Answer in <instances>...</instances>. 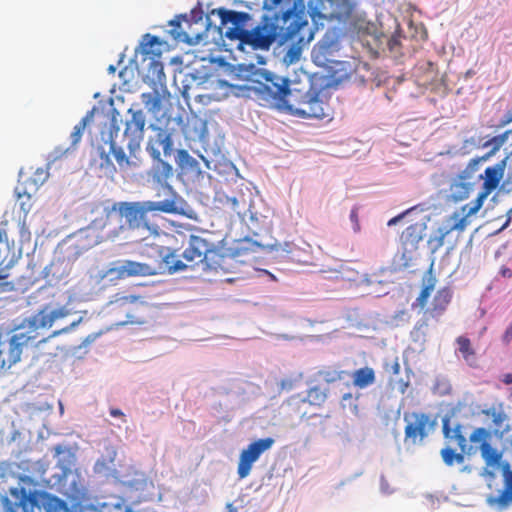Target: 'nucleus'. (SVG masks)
Masks as SVG:
<instances>
[{"instance_id":"36","label":"nucleus","mask_w":512,"mask_h":512,"mask_svg":"<svg viewBox=\"0 0 512 512\" xmlns=\"http://www.w3.org/2000/svg\"><path fill=\"white\" fill-rule=\"evenodd\" d=\"M345 374V371L331 368L322 369L318 372V376L328 384L342 380Z\"/></svg>"},{"instance_id":"52","label":"nucleus","mask_w":512,"mask_h":512,"mask_svg":"<svg viewBox=\"0 0 512 512\" xmlns=\"http://www.w3.org/2000/svg\"><path fill=\"white\" fill-rule=\"evenodd\" d=\"M398 44H399V40H398L396 37H392V38L389 40V42H388V46H389V48H390L391 50H393V49H394V47H395L396 45H398Z\"/></svg>"},{"instance_id":"21","label":"nucleus","mask_w":512,"mask_h":512,"mask_svg":"<svg viewBox=\"0 0 512 512\" xmlns=\"http://www.w3.org/2000/svg\"><path fill=\"white\" fill-rule=\"evenodd\" d=\"M510 133V130L505 131L504 133L494 136L491 139L484 142L482 146L484 148L491 147L490 151H488L482 157L471 159L468 164V168L473 171L476 169L477 165L480 162L487 161L488 159H490L507 142Z\"/></svg>"},{"instance_id":"58","label":"nucleus","mask_w":512,"mask_h":512,"mask_svg":"<svg viewBox=\"0 0 512 512\" xmlns=\"http://www.w3.org/2000/svg\"><path fill=\"white\" fill-rule=\"evenodd\" d=\"M8 287H9V283L8 282H1L0 283V292L7 291Z\"/></svg>"},{"instance_id":"4","label":"nucleus","mask_w":512,"mask_h":512,"mask_svg":"<svg viewBox=\"0 0 512 512\" xmlns=\"http://www.w3.org/2000/svg\"><path fill=\"white\" fill-rule=\"evenodd\" d=\"M174 203L170 200L155 201H137V202H118L110 208H106L107 217L110 214L119 211L125 218V223L129 230L145 229L150 233H157V227L149 223L148 214L153 212H174Z\"/></svg>"},{"instance_id":"27","label":"nucleus","mask_w":512,"mask_h":512,"mask_svg":"<svg viewBox=\"0 0 512 512\" xmlns=\"http://www.w3.org/2000/svg\"><path fill=\"white\" fill-rule=\"evenodd\" d=\"M354 5L350 0H332L330 21H346L353 13Z\"/></svg>"},{"instance_id":"6","label":"nucleus","mask_w":512,"mask_h":512,"mask_svg":"<svg viewBox=\"0 0 512 512\" xmlns=\"http://www.w3.org/2000/svg\"><path fill=\"white\" fill-rule=\"evenodd\" d=\"M284 30L276 22L271 19L265 18L261 23L251 29H247V32L242 39L241 43L237 44L239 50L244 51L246 47L251 48L254 51L261 50L267 51L270 49L272 44L276 41L277 37H281V41H287L284 39ZM293 43L292 48H297L298 45Z\"/></svg>"},{"instance_id":"60","label":"nucleus","mask_w":512,"mask_h":512,"mask_svg":"<svg viewBox=\"0 0 512 512\" xmlns=\"http://www.w3.org/2000/svg\"><path fill=\"white\" fill-rule=\"evenodd\" d=\"M182 132L185 135V137H191L190 131L186 127L182 129Z\"/></svg>"},{"instance_id":"2","label":"nucleus","mask_w":512,"mask_h":512,"mask_svg":"<svg viewBox=\"0 0 512 512\" xmlns=\"http://www.w3.org/2000/svg\"><path fill=\"white\" fill-rule=\"evenodd\" d=\"M507 157L485 169V179L483 183V191L477 198L461 207L459 211H454L445 219L443 225L439 226L428 240V247L431 253H436L445 242V237L453 231L463 232L470 224L469 217L476 214L483 206L487 196L498 187L504 176Z\"/></svg>"},{"instance_id":"7","label":"nucleus","mask_w":512,"mask_h":512,"mask_svg":"<svg viewBox=\"0 0 512 512\" xmlns=\"http://www.w3.org/2000/svg\"><path fill=\"white\" fill-rule=\"evenodd\" d=\"M211 14L220 18L219 30L227 39L241 43L252 20L251 14L226 8L214 9Z\"/></svg>"},{"instance_id":"43","label":"nucleus","mask_w":512,"mask_h":512,"mask_svg":"<svg viewBox=\"0 0 512 512\" xmlns=\"http://www.w3.org/2000/svg\"><path fill=\"white\" fill-rule=\"evenodd\" d=\"M350 221L352 222L354 232L360 231L358 208L354 207L350 212Z\"/></svg>"},{"instance_id":"16","label":"nucleus","mask_w":512,"mask_h":512,"mask_svg":"<svg viewBox=\"0 0 512 512\" xmlns=\"http://www.w3.org/2000/svg\"><path fill=\"white\" fill-rule=\"evenodd\" d=\"M339 43L332 35L326 34L313 48L312 57L315 63L320 66L331 62V56L338 51Z\"/></svg>"},{"instance_id":"48","label":"nucleus","mask_w":512,"mask_h":512,"mask_svg":"<svg viewBox=\"0 0 512 512\" xmlns=\"http://www.w3.org/2000/svg\"><path fill=\"white\" fill-rule=\"evenodd\" d=\"M499 273L504 278H511L512 277V270L506 266L501 267Z\"/></svg>"},{"instance_id":"3","label":"nucleus","mask_w":512,"mask_h":512,"mask_svg":"<svg viewBox=\"0 0 512 512\" xmlns=\"http://www.w3.org/2000/svg\"><path fill=\"white\" fill-rule=\"evenodd\" d=\"M265 1L273 6L282 2V0ZM281 21V28L285 31L284 39L292 40L298 45L297 48H291L288 52L290 61H293L299 58L303 47L307 46L314 38V31L307 20L304 0H293L292 7L283 12Z\"/></svg>"},{"instance_id":"63","label":"nucleus","mask_w":512,"mask_h":512,"mask_svg":"<svg viewBox=\"0 0 512 512\" xmlns=\"http://www.w3.org/2000/svg\"><path fill=\"white\" fill-rule=\"evenodd\" d=\"M109 72L110 73H114L115 72V67L113 65H111L109 68H108Z\"/></svg>"},{"instance_id":"44","label":"nucleus","mask_w":512,"mask_h":512,"mask_svg":"<svg viewBox=\"0 0 512 512\" xmlns=\"http://www.w3.org/2000/svg\"><path fill=\"white\" fill-rule=\"evenodd\" d=\"M295 385V381L290 378L282 379L279 383V387L281 390L289 391L291 390Z\"/></svg>"},{"instance_id":"10","label":"nucleus","mask_w":512,"mask_h":512,"mask_svg":"<svg viewBox=\"0 0 512 512\" xmlns=\"http://www.w3.org/2000/svg\"><path fill=\"white\" fill-rule=\"evenodd\" d=\"M156 253L159 256V260L152 264L154 267V274H174L176 272L185 271L189 265L179 259L177 250L167 246H156Z\"/></svg>"},{"instance_id":"42","label":"nucleus","mask_w":512,"mask_h":512,"mask_svg":"<svg viewBox=\"0 0 512 512\" xmlns=\"http://www.w3.org/2000/svg\"><path fill=\"white\" fill-rule=\"evenodd\" d=\"M22 197H25L26 200L20 202V209L23 212L24 216H26L30 212L31 207H32V204L30 201L31 196H30V194H26V193H24L23 195L18 193V198H22Z\"/></svg>"},{"instance_id":"37","label":"nucleus","mask_w":512,"mask_h":512,"mask_svg":"<svg viewBox=\"0 0 512 512\" xmlns=\"http://www.w3.org/2000/svg\"><path fill=\"white\" fill-rule=\"evenodd\" d=\"M81 321H82V318H79L78 320L72 322L70 325H68V326H66V327H64L62 329L53 331L47 338H43V339H41L39 341L35 340V344H34L33 347H37L40 344L47 342V340H49L51 338H55V337H57V336H59L61 334L69 333L71 330L76 328Z\"/></svg>"},{"instance_id":"8","label":"nucleus","mask_w":512,"mask_h":512,"mask_svg":"<svg viewBox=\"0 0 512 512\" xmlns=\"http://www.w3.org/2000/svg\"><path fill=\"white\" fill-rule=\"evenodd\" d=\"M405 439L413 444L422 442L432 431L437 423L431 415L422 412L405 414Z\"/></svg>"},{"instance_id":"50","label":"nucleus","mask_w":512,"mask_h":512,"mask_svg":"<svg viewBox=\"0 0 512 512\" xmlns=\"http://www.w3.org/2000/svg\"><path fill=\"white\" fill-rule=\"evenodd\" d=\"M511 215H512V208L508 210V212H507V219H506L505 223L502 225V227L498 231H502V230L506 229L510 225L511 219H512Z\"/></svg>"},{"instance_id":"31","label":"nucleus","mask_w":512,"mask_h":512,"mask_svg":"<svg viewBox=\"0 0 512 512\" xmlns=\"http://www.w3.org/2000/svg\"><path fill=\"white\" fill-rule=\"evenodd\" d=\"M440 454L443 459V462L447 466H453L455 463L463 464L465 461L464 455L468 454V452H464V451L460 450V452L457 453L451 447H445L441 450Z\"/></svg>"},{"instance_id":"41","label":"nucleus","mask_w":512,"mask_h":512,"mask_svg":"<svg viewBox=\"0 0 512 512\" xmlns=\"http://www.w3.org/2000/svg\"><path fill=\"white\" fill-rule=\"evenodd\" d=\"M112 154L119 164V166H128L129 165V159L126 156L125 152L121 148H116L113 144L111 145Z\"/></svg>"},{"instance_id":"13","label":"nucleus","mask_w":512,"mask_h":512,"mask_svg":"<svg viewBox=\"0 0 512 512\" xmlns=\"http://www.w3.org/2000/svg\"><path fill=\"white\" fill-rule=\"evenodd\" d=\"M194 24H197V21L193 22L187 17V15H177L169 22V25L171 26L169 33L172 38L178 42L190 45L196 44L201 39V33L192 31V26Z\"/></svg>"},{"instance_id":"46","label":"nucleus","mask_w":512,"mask_h":512,"mask_svg":"<svg viewBox=\"0 0 512 512\" xmlns=\"http://www.w3.org/2000/svg\"><path fill=\"white\" fill-rule=\"evenodd\" d=\"M411 210H412V209H408V210H406L405 212H403V213H401V214H399V215H397V216H395V217L391 218V219L388 221L387 225H388V226L396 225V224H397L398 222H400V220H401V219H403V218L405 217V215H406V214H408Z\"/></svg>"},{"instance_id":"15","label":"nucleus","mask_w":512,"mask_h":512,"mask_svg":"<svg viewBox=\"0 0 512 512\" xmlns=\"http://www.w3.org/2000/svg\"><path fill=\"white\" fill-rule=\"evenodd\" d=\"M111 273L115 274L119 279L129 277H147L155 276L152 264L141 263L132 260H124L120 265L112 268Z\"/></svg>"},{"instance_id":"59","label":"nucleus","mask_w":512,"mask_h":512,"mask_svg":"<svg viewBox=\"0 0 512 512\" xmlns=\"http://www.w3.org/2000/svg\"><path fill=\"white\" fill-rule=\"evenodd\" d=\"M404 316H406V317H407V319L409 318V316H408V314H407V312H406V311H400V312H398V313L395 315V318H397V317H401V318H402V317H404Z\"/></svg>"},{"instance_id":"53","label":"nucleus","mask_w":512,"mask_h":512,"mask_svg":"<svg viewBox=\"0 0 512 512\" xmlns=\"http://www.w3.org/2000/svg\"><path fill=\"white\" fill-rule=\"evenodd\" d=\"M502 381H503V383H505L507 385L512 384V374L511 373L505 374L503 376Z\"/></svg>"},{"instance_id":"30","label":"nucleus","mask_w":512,"mask_h":512,"mask_svg":"<svg viewBox=\"0 0 512 512\" xmlns=\"http://www.w3.org/2000/svg\"><path fill=\"white\" fill-rule=\"evenodd\" d=\"M176 163L182 171L193 172L198 169V162L193 158L187 150L180 149L177 151Z\"/></svg>"},{"instance_id":"61","label":"nucleus","mask_w":512,"mask_h":512,"mask_svg":"<svg viewBox=\"0 0 512 512\" xmlns=\"http://www.w3.org/2000/svg\"><path fill=\"white\" fill-rule=\"evenodd\" d=\"M6 237H7L6 232L4 230L0 229V242H2L3 239Z\"/></svg>"},{"instance_id":"35","label":"nucleus","mask_w":512,"mask_h":512,"mask_svg":"<svg viewBox=\"0 0 512 512\" xmlns=\"http://www.w3.org/2000/svg\"><path fill=\"white\" fill-rule=\"evenodd\" d=\"M428 333V321L422 319L416 323L413 330L411 331V337L414 342L424 343Z\"/></svg>"},{"instance_id":"1","label":"nucleus","mask_w":512,"mask_h":512,"mask_svg":"<svg viewBox=\"0 0 512 512\" xmlns=\"http://www.w3.org/2000/svg\"><path fill=\"white\" fill-rule=\"evenodd\" d=\"M264 81L256 89L261 105L287 111L302 118L322 119L329 114L326 95L323 88L312 84L302 92L289 88V80L271 72L263 73Z\"/></svg>"},{"instance_id":"55","label":"nucleus","mask_w":512,"mask_h":512,"mask_svg":"<svg viewBox=\"0 0 512 512\" xmlns=\"http://www.w3.org/2000/svg\"><path fill=\"white\" fill-rule=\"evenodd\" d=\"M512 122V111H508L506 114V119L503 121V124H508Z\"/></svg>"},{"instance_id":"24","label":"nucleus","mask_w":512,"mask_h":512,"mask_svg":"<svg viewBox=\"0 0 512 512\" xmlns=\"http://www.w3.org/2000/svg\"><path fill=\"white\" fill-rule=\"evenodd\" d=\"M456 354L461 357L470 367L477 366V353L471 340L466 336H459L455 340Z\"/></svg>"},{"instance_id":"51","label":"nucleus","mask_w":512,"mask_h":512,"mask_svg":"<svg viewBox=\"0 0 512 512\" xmlns=\"http://www.w3.org/2000/svg\"><path fill=\"white\" fill-rule=\"evenodd\" d=\"M110 415L112 417H122V418L125 417L124 413L120 409H118V408H111L110 409ZM123 420L125 421V419H123Z\"/></svg>"},{"instance_id":"11","label":"nucleus","mask_w":512,"mask_h":512,"mask_svg":"<svg viewBox=\"0 0 512 512\" xmlns=\"http://www.w3.org/2000/svg\"><path fill=\"white\" fill-rule=\"evenodd\" d=\"M214 252V244L202 235L191 234L182 257L191 267L204 263L209 253Z\"/></svg>"},{"instance_id":"19","label":"nucleus","mask_w":512,"mask_h":512,"mask_svg":"<svg viewBox=\"0 0 512 512\" xmlns=\"http://www.w3.org/2000/svg\"><path fill=\"white\" fill-rule=\"evenodd\" d=\"M170 93L166 88L161 91L154 89L152 92L142 93L141 100L151 114L157 116L162 110V103L164 100H169Z\"/></svg>"},{"instance_id":"39","label":"nucleus","mask_w":512,"mask_h":512,"mask_svg":"<svg viewBox=\"0 0 512 512\" xmlns=\"http://www.w3.org/2000/svg\"><path fill=\"white\" fill-rule=\"evenodd\" d=\"M155 44H160L159 38L157 36H154V35L145 34L144 37H143V41L141 43L142 53L146 54V55L152 54L153 51L151 50V48Z\"/></svg>"},{"instance_id":"9","label":"nucleus","mask_w":512,"mask_h":512,"mask_svg":"<svg viewBox=\"0 0 512 512\" xmlns=\"http://www.w3.org/2000/svg\"><path fill=\"white\" fill-rule=\"evenodd\" d=\"M274 442V439L271 437L258 439L250 443L246 449L242 450L237 468L240 479H244L250 474L253 463L259 459L263 452L269 450Z\"/></svg>"},{"instance_id":"17","label":"nucleus","mask_w":512,"mask_h":512,"mask_svg":"<svg viewBox=\"0 0 512 512\" xmlns=\"http://www.w3.org/2000/svg\"><path fill=\"white\" fill-rule=\"evenodd\" d=\"M128 112L131 114V119L126 123L124 134L125 136H131L132 141L139 142L143 138L146 125L145 114L141 109L134 110L130 108Z\"/></svg>"},{"instance_id":"25","label":"nucleus","mask_w":512,"mask_h":512,"mask_svg":"<svg viewBox=\"0 0 512 512\" xmlns=\"http://www.w3.org/2000/svg\"><path fill=\"white\" fill-rule=\"evenodd\" d=\"M423 288L416 298L415 302L412 304L413 308L419 307L424 309L427 305L428 298L431 295V292L434 290L436 286L437 279L432 273V266L427 271L423 279Z\"/></svg>"},{"instance_id":"5","label":"nucleus","mask_w":512,"mask_h":512,"mask_svg":"<svg viewBox=\"0 0 512 512\" xmlns=\"http://www.w3.org/2000/svg\"><path fill=\"white\" fill-rule=\"evenodd\" d=\"M151 127L155 131V136L148 140L146 149L155 162L152 168V178L156 183L164 185L167 184V181L173 176V168L168 162L161 158L159 147H162L165 157L172 154V133L167 129L155 125Z\"/></svg>"},{"instance_id":"18","label":"nucleus","mask_w":512,"mask_h":512,"mask_svg":"<svg viewBox=\"0 0 512 512\" xmlns=\"http://www.w3.org/2000/svg\"><path fill=\"white\" fill-rule=\"evenodd\" d=\"M331 3L332 0L308 1V14L316 26H323L324 21H330Z\"/></svg>"},{"instance_id":"54","label":"nucleus","mask_w":512,"mask_h":512,"mask_svg":"<svg viewBox=\"0 0 512 512\" xmlns=\"http://www.w3.org/2000/svg\"><path fill=\"white\" fill-rule=\"evenodd\" d=\"M226 512H238L237 508L232 503L226 504Z\"/></svg>"},{"instance_id":"20","label":"nucleus","mask_w":512,"mask_h":512,"mask_svg":"<svg viewBox=\"0 0 512 512\" xmlns=\"http://www.w3.org/2000/svg\"><path fill=\"white\" fill-rule=\"evenodd\" d=\"M452 299L450 288L443 287L439 289L433 297L431 306L426 309L425 313L432 318H439L446 311Z\"/></svg>"},{"instance_id":"26","label":"nucleus","mask_w":512,"mask_h":512,"mask_svg":"<svg viewBox=\"0 0 512 512\" xmlns=\"http://www.w3.org/2000/svg\"><path fill=\"white\" fill-rule=\"evenodd\" d=\"M485 415L492 419L494 432L499 434L501 438L505 437V434L508 433L511 429L508 424H505L508 421V416L501 409H497L495 407H491L488 410L484 411Z\"/></svg>"},{"instance_id":"40","label":"nucleus","mask_w":512,"mask_h":512,"mask_svg":"<svg viewBox=\"0 0 512 512\" xmlns=\"http://www.w3.org/2000/svg\"><path fill=\"white\" fill-rule=\"evenodd\" d=\"M341 406L343 409H349L354 414L358 413V405L356 404V399L353 397L352 393H345L341 399Z\"/></svg>"},{"instance_id":"14","label":"nucleus","mask_w":512,"mask_h":512,"mask_svg":"<svg viewBox=\"0 0 512 512\" xmlns=\"http://www.w3.org/2000/svg\"><path fill=\"white\" fill-rule=\"evenodd\" d=\"M425 227L424 223H414L402 231L400 245L404 260H411L413 254L418 250L419 243L423 239Z\"/></svg>"},{"instance_id":"57","label":"nucleus","mask_w":512,"mask_h":512,"mask_svg":"<svg viewBox=\"0 0 512 512\" xmlns=\"http://www.w3.org/2000/svg\"><path fill=\"white\" fill-rule=\"evenodd\" d=\"M392 370L394 374H398L400 372V364L397 361L393 364Z\"/></svg>"},{"instance_id":"33","label":"nucleus","mask_w":512,"mask_h":512,"mask_svg":"<svg viewBox=\"0 0 512 512\" xmlns=\"http://www.w3.org/2000/svg\"><path fill=\"white\" fill-rule=\"evenodd\" d=\"M480 451L487 465H498L500 463L502 454L491 446L490 441L483 443V447Z\"/></svg>"},{"instance_id":"32","label":"nucleus","mask_w":512,"mask_h":512,"mask_svg":"<svg viewBox=\"0 0 512 512\" xmlns=\"http://www.w3.org/2000/svg\"><path fill=\"white\" fill-rule=\"evenodd\" d=\"M327 399V390L319 386H314L307 391V396L303 400L313 406H321Z\"/></svg>"},{"instance_id":"29","label":"nucleus","mask_w":512,"mask_h":512,"mask_svg":"<svg viewBox=\"0 0 512 512\" xmlns=\"http://www.w3.org/2000/svg\"><path fill=\"white\" fill-rule=\"evenodd\" d=\"M490 439L491 432L489 430L483 427L476 428L469 436L470 446L474 447L472 454L476 453L478 449L481 450L483 443H488Z\"/></svg>"},{"instance_id":"45","label":"nucleus","mask_w":512,"mask_h":512,"mask_svg":"<svg viewBox=\"0 0 512 512\" xmlns=\"http://www.w3.org/2000/svg\"><path fill=\"white\" fill-rule=\"evenodd\" d=\"M502 341L505 345H509L512 341V323L508 326L505 333L502 336Z\"/></svg>"},{"instance_id":"23","label":"nucleus","mask_w":512,"mask_h":512,"mask_svg":"<svg viewBox=\"0 0 512 512\" xmlns=\"http://www.w3.org/2000/svg\"><path fill=\"white\" fill-rule=\"evenodd\" d=\"M492 506L500 509L508 507L512 503V471L506 469L504 471V489L496 497H490L488 500Z\"/></svg>"},{"instance_id":"64","label":"nucleus","mask_w":512,"mask_h":512,"mask_svg":"<svg viewBox=\"0 0 512 512\" xmlns=\"http://www.w3.org/2000/svg\"><path fill=\"white\" fill-rule=\"evenodd\" d=\"M4 278H5V275L3 274V271H2V270H0V280H1V279H4Z\"/></svg>"},{"instance_id":"28","label":"nucleus","mask_w":512,"mask_h":512,"mask_svg":"<svg viewBox=\"0 0 512 512\" xmlns=\"http://www.w3.org/2000/svg\"><path fill=\"white\" fill-rule=\"evenodd\" d=\"M375 380V371L368 366L359 368L352 373V383L355 387L360 389L374 384Z\"/></svg>"},{"instance_id":"34","label":"nucleus","mask_w":512,"mask_h":512,"mask_svg":"<svg viewBox=\"0 0 512 512\" xmlns=\"http://www.w3.org/2000/svg\"><path fill=\"white\" fill-rule=\"evenodd\" d=\"M92 117V112L88 113L84 116L73 128V131L70 135L71 138V146L75 147L82 139L84 130Z\"/></svg>"},{"instance_id":"62","label":"nucleus","mask_w":512,"mask_h":512,"mask_svg":"<svg viewBox=\"0 0 512 512\" xmlns=\"http://www.w3.org/2000/svg\"><path fill=\"white\" fill-rule=\"evenodd\" d=\"M21 480H22V482L28 483V484H30L32 482V480L29 477H23Z\"/></svg>"},{"instance_id":"56","label":"nucleus","mask_w":512,"mask_h":512,"mask_svg":"<svg viewBox=\"0 0 512 512\" xmlns=\"http://www.w3.org/2000/svg\"><path fill=\"white\" fill-rule=\"evenodd\" d=\"M155 69H158L159 74H163V65L159 62H153Z\"/></svg>"},{"instance_id":"12","label":"nucleus","mask_w":512,"mask_h":512,"mask_svg":"<svg viewBox=\"0 0 512 512\" xmlns=\"http://www.w3.org/2000/svg\"><path fill=\"white\" fill-rule=\"evenodd\" d=\"M6 512H34L38 506L37 492L27 491L24 487L12 488L10 498H5Z\"/></svg>"},{"instance_id":"22","label":"nucleus","mask_w":512,"mask_h":512,"mask_svg":"<svg viewBox=\"0 0 512 512\" xmlns=\"http://www.w3.org/2000/svg\"><path fill=\"white\" fill-rule=\"evenodd\" d=\"M442 428L446 439L456 441L461 451L468 452V455L472 454L474 447L467 445V439L460 424H457L454 428H450L449 419L445 418Z\"/></svg>"},{"instance_id":"49","label":"nucleus","mask_w":512,"mask_h":512,"mask_svg":"<svg viewBox=\"0 0 512 512\" xmlns=\"http://www.w3.org/2000/svg\"><path fill=\"white\" fill-rule=\"evenodd\" d=\"M54 505L56 508H60L63 511H67L66 503L58 498L53 499Z\"/></svg>"},{"instance_id":"38","label":"nucleus","mask_w":512,"mask_h":512,"mask_svg":"<svg viewBox=\"0 0 512 512\" xmlns=\"http://www.w3.org/2000/svg\"><path fill=\"white\" fill-rule=\"evenodd\" d=\"M140 299L139 296L135 295H115L114 300L111 301V304L116 305L117 308H124L126 305L135 304Z\"/></svg>"},{"instance_id":"47","label":"nucleus","mask_w":512,"mask_h":512,"mask_svg":"<svg viewBox=\"0 0 512 512\" xmlns=\"http://www.w3.org/2000/svg\"><path fill=\"white\" fill-rule=\"evenodd\" d=\"M124 323L143 324L144 320L131 314H127V320Z\"/></svg>"}]
</instances>
